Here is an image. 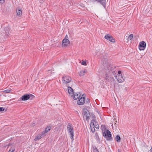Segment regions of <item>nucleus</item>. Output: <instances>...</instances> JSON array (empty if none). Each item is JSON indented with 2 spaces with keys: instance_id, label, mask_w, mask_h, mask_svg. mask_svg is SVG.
I'll use <instances>...</instances> for the list:
<instances>
[{
  "instance_id": "obj_1",
  "label": "nucleus",
  "mask_w": 152,
  "mask_h": 152,
  "mask_svg": "<svg viewBox=\"0 0 152 152\" xmlns=\"http://www.w3.org/2000/svg\"><path fill=\"white\" fill-rule=\"evenodd\" d=\"M104 70L106 74H113V75L116 74V71H115V67L112 65L105 66Z\"/></svg>"
},
{
  "instance_id": "obj_2",
  "label": "nucleus",
  "mask_w": 152,
  "mask_h": 152,
  "mask_svg": "<svg viewBox=\"0 0 152 152\" xmlns=\"http://www.w3.org/2000/svg\"><path fill=\"white\" fill-rule=\"evenodd\" d=\"M103 135L107 140L110 141L112 140L111 132L108 130H106L103 133Z\"/></svg>"
},
{
  "instance_id": "obj_3",
  "label": "nucleus",
  "mask_w": 152,
  "mask_h": 152,
  "mask_svg": "<svg viewBox=\"0 0 152 152\" xmlns=\"http://www.w3.org/2000/svg\"><path fill=\"white\" fill-rule=\"evenodd\" d=\"M83 115L84 118H86L87 121L89 120L91 115L89 111L87 109L85 108L83 109Z\"/></svg>"
},
{
  "instance_id": "obj_4",
  "label": "nucleus",
  "mask_w": 152,
  "mask_h": 152,
  "mask_svg": "<svg viewBox=\"0 0 152 152\" xmlns=\"http://www.w3.org/2000/svg\"><path fill=\"white\" fill-rule=\"evenodd\" d=\"M34 96L31 94H24L23 95L20 99L22 101H26L29 99L31 97H33Z\"/></svg>"
},
{
  "instance_id": "obj_5",
  "label": "nucleus",
  "mask_w": 152,
  "mask_h": 152,
  "mask_svg": "<svg viewBox=\"0 0 152 152\" xmlns=\"http://www.w3.org/2000/svg\"><path fill=\"white\" fill-rule=\"evenodd\" d=\"M113 75V74H106L105 80L108 82H111L114 79Z\"/></svg>"
},
{
  "instance_id": "obj_6",
  "label": "nucleus",
  "mask_w": 152,
  "mask_h": 152,
  "mask_svg": "<svg viewBox=\"0 0 152 152\" xmlns=\"http://www.w3.org/2000/svg\"><path fill=\"white\" fill-rule=\"evenodd\" d=\"M72 80L71 78L68 76H64L62 77L63 83H69Z\"/></svg>"
},
{
  "instance_id": "obj_7",
  "label": "nucleus",
  "mask_w": 152,
  "mask_h": 152,
  "mask_svg": "<svg viewBox=\"0 0 152 152\" xmlns=\"http://www.w3.org/2000/svg\"><path fill=\"white\" fill-rule=\"evenodd\" d=\"M104 38L112 42H115V40L114 38L113 37L109 34L105 35L104 36Z\"/></svg>"
},
{
  "instance_id": "obj_8",
  "label": "nucleus",
  "mask_w": 152,
  "mask_h": 152,
  "mask_svg": "<svg viewBox=\"0 0 152 152\" xmlns=\"http://www.w3.org/2000/svg\"><path fill=\"white\" fill-rule=\"evenodd\" d=\"M114 76L115 77V78L117 79L118 82L119 83H122L124 80V77L123 76L122 74H121V75H118V77L115 76V75Z\"/></svg>"
},
{
  "instance_id": "obj_9",
  "label": "nucleus",
  "mask_w": 152,
  "mask_h": 152,
  "mask_svg": "<svg viewBox=\"0 0 152 152\" xmlns=\"http://www.w3.org/2000/svg\"><path fill=\"white\" fill-rule=\"evenodd\" d=\"M146 43L143 41L141 42L139 45V49L140 50H144L146 47Z\"/></svg>"
},
{
  "instance_id": "obj_10",
  "label": "nucleus",
  "mask_w": 152,
  "mask_h": 152,
  "mask_svg": "<svg viewBox=\"0 0 152 152\" xmlns=\"http://www.w3.org/2000/svg\"><path fill=\"white\" fill-rule=\"evenodd\" d=\"M83 95L82 96H83ZM85 102V97H81L77 101V103L78 104L80 105H83L84 104Z\"/></svg>"
},
{
  "instance_id": "obj_11",
  "label": "nucleus",
  "mask_w": 152,
  "mask_h": 152,
  "mask_svg": "<svg viewBox=\"0 0 152 152\" xmlns=\"http://www.w3.org/2000/svg\"><path fill=\"white\" fill-rule=\"evenodd\" d=\"M69 44L70 41L69 39L66 38L63 39L62 42V45L63 46L67 47Z\"/></svg>"
},
{
  "instance_id": "obj_12",
  "label": "nucleus",
  "mask_w": 152,
  "mask_h": 152,
  "mask_svg": "<svg viewBox=\"0 0 152 152\" xmlns=\"http://www.w3.org/2000/svg\"><path fill=\"white\" fill-rule=\"evenodd\" d=\"M92 1H98L104 7H105L106 6V0H91Z\"/></svg>"
},
{
  "instance_id": "obj_13",
  "label": "nucleus",
  "mask_w": 152,
  "mask_h": 152,
  "mask_svg": "<svg viewBox=\"0 0 152 152\" xmlns=\"http://www.w3.org/2000/svg\"><path fill=\"white\" fill-rule=\"evenodd\" d=\"M68 93L69 94H71V96H72L74 94V91L73 89L70 87H68Z\"/></svg>"
},
{
  "instance_id": "obj_14",
  "label": "nucleus",
  "mask_w": 152,
  "mask_h": 152,
  "mask_svg": "<svg viewBox=\"0 0 152 152\" xmlns=\"http://www.w3.org/2000/svg\"><path fill=\"white\" fill-rule=\"evenodd\" d=\"M9 31L10 29L8 27H7L4 28V31L5 32V36H6V37H7L9 34Z\"/></svg>"
},
{
  "instance_id": "obj_15",
  "label": "nucleus",
  "mask_w": 152,
  "mask_h": 152,
  "mask_svg": "<svg viewBox=\"0 0 152 152\" xmlns=\"http://www.w3.org/2000/svg\"><path fill=\"white\" fill-rule=\"evenodd\" d=\"M80 97V95L79 93L75 94L73 97L74 100H77L78 98L79 99Z\"/></svg>"
},
{
  "instance_id": "obj_16",
  "label": "nucleus",
  "mask_w": 152,
  "mask_h": 152,
  "mask_svg": "<svg viewBox=\"0 0 152 152\" xmlns=\"http://www.w3.org/2000/svg\"><path fill=\"white\" fill-rule=\"evenodd\" d=\"M90 126L92 132H94L95 131V129L94 128V124H92V123H91V124H90Z\"/></svg>"
},
{
  "instance_id": "obj_17",
  "label": "nucleus",
  "mask_w": 152,
  "mask_h": 152,
  "mask_svg": "<svg viewBox=\"0 0 152 152\" xmlns=\"http://www.w3.org/2000/svg\"><path fill=\"white\" fill-rule=\"evenodd\" d=\"M16 12L18 15L21 16L22 15V12L21 10L19 9L16 10Z\"/></svg>"
},
{
  "instance_id": "obj_18",
  "label": "nucleus",
  "mask_w": 152,
  "mask_h": 152,
  "mask_svg": "<svg viewBox=\"0 0 152 152\" xmlns=\"http://www.w3.org/2000/svg\"><path fill=\"white\" fill-rule=\"evenodd\" d=\"M42 137V134H39L35 137L34 140L35 141H37L41 139Z\"/></svg>"
},
{
  "instance_id": "obj_19",
  "label": "nucleus",
  "mask_w": 152,
  "mask_h": 152,
  "mask_svg": "<svg viewBox=\"0 0 152 152\" xmlns=\"http://www.w3.org/2000/svg\"><path fill=\"white\" fill-rule=\"evenodd\" d=\"M67 129L68 131L70 132L72 131L73 130V128L71 126V125L69 124V125L67 126Z\"/></svg>"
},
{
  "instance_id": "obj_20",
  "label": "nucleus",
  "mask_w": 152,
  "mask_h": 152,
  "mask_svg": "<svg viewBox=\"0 0 152 152\" xmlns=\"http://www.w3.org/2000/svg\"><path fill=\"white\" fill-rule=\"evenodd\" d=\"M115 139L117 142H121V138L119 135H117L116 136Z\"/></svg>"
},
{
  "instance_id": "obj_21",
  "label": "nucleus",
  "mask_w": 152,
  "mask_h": 152,
  "mask_svg": "<svg viewBox=\"0 0 152 152\" xmlns=\"http://www.w3.org/2000/svg\"><path fill=\"white\" fill-rule=\"evenodd\" d=\"M133 37V35L132 34H130L128 38V41L131 40Z\"/></svg>"
},
{
  "instance_id": "obj_22",
  "label": "nucleus",
  "mask_w": 152,
  "mask_h": 152,
  "mask_svg": "<svg viewBox=\"0 0 152 152\" xmlns=\"http://www.w3.org/2000/svg\"><path fill=\"white\" fill-rule=\"evenodd\" d=\"M15 151V147H12L9 150L8 152H14Z\"/></svg>"
},
{
  "instance_id": "obj_23",
  "label": "nucleus",
  "mask_w": 152,
  "mask_h": 152,
  "mask_svg": "<svg viewBox=\"0 0 152 152\" xmlns=\"http://www.w3.org/2000/svg\"><path fill=\"white\" fill-rule=\"evenodd\" d=\"M70 132V134L71 136V138L72 139H73V137L74 136V132L73 131H72L69 132Z\"/></svg>"
},
{
  "instance_id": "obj_24",
  "label": "nucleus",
  "mask_w": 152,
  "mask_h": 152,
  "mask_svg": "<svg viewBox=\"0 0 152 152\" xmlns=\"http://www.w3.org/2000/svg\"><path fill=\"white\" fill-rule=\"evenodd\" d=\"M86 72L85 70L84 71H81L80 72V73L79 74L80 75V76H83L84 75V73Z\"/></svg>"
},
{
  "instance_id": "obj_25",
  "label": "nucleus",
  "mask_w": 152,
  "mask_h": 152,
  "mask_svg": "<svg viewBox=\"0 0 152 152\" xmlns=\"http://www.w3.org/2000/svg\"><path fill=\"white\" fill-rule=\"evenodd\" d=\"M50 129L48 127H47L46 128L45 130V132L47 133L49 131H50Z\"/></svg>"
},
{
  "instance_id": "obj_26",
  "label": "nucleus",
  "mask_w": 152,
  "mask_h": 152,
  "mask_svg": "<svg viewBox=\"0 0 152 152\" xmlns=\"http://www.w3.org/2000/svg\"><path fill=\"white\" fill-rule=\"evenodd\" d=\"M46 132H45V131L44 130V131H43L42 133L41 134H42V136H43L45 135L46 133Z\"/></svg>"
},
{
  "instance_id": "obj_27",
  "label": "nucleus",
  "mask_w": 152,
  "mask_h": 152,
  "mask_svg": "<svg viewBox=\"0 0 152 152\" xmlns=\"http://www.w3.org/2000/svg\"><path fill=\"white\" fill-rule=\"evenodd\" d=\"M86 61H83L81 63V64L84 65H86Z\"/></svg>"
},
{
  "instance_id": "obj_28",
  "label": "nucleus",
  "mask_w": 152,
  "mask_h": 152,
  "mask_svg": "<svg viewBox=\"0 0 152 152\" xmlns=\"http://www.w3.org/2000/svg\"><path fill=\"white\" fill-rule=\"evenodd\" d=\"M5 108L2 107H0V111H4Z\"/></svg>"
},
{
  "instance_id": "obj_29",
  "label": "nucleus",
  "mask_w": 152,
  "mask_h": 152,
  "mask_svg": "<svg viewBox=\"0 0 152 152\" xmlns=\"http://www.w3.org/2000/svg\"><path fill=\"white\" fill-rule=\"evenodd\" d=\"M94 152H99L98 150L97 149V148H95L94 149Z\"/></svg>"
},
{
  "instance_id": "obj_30",
  "label": "nucleus",
  "mask_w": 152,
  "mask_h": 152,
  "mask_svg": "<svg viewBox=\"0 0 152 152\" xmlns=\"http://www.w3.org/2000/svg\"><path fill=\"white\" fill-rule=\"evenodd\" d=\"M10 90H6L4 91V92L6 93H8L10 92Z\"/></svg>"
},
{
  "instance_id": "obj_31",
  "label": "nucleus",
  "mask_w": 152,
  "mask_h": 152,
  "mask_svg": "<svg viewBox=\"0 0 152 152\" xmlns=\"http://www.w3.org/2000/svg\"><path fill=\"white\" fill-rule=\"evenodd\" d=\"M89 100L88 99H87L86 100V104H89Z\"/></svg>"
},
{
  "instance_id": "obj_32",
  "label": "nucleus",
  "mask_w": 152,
  "mask_h": 152,
  "mask_svg": "<svg viewBox=\"0 0 152 152\" xmlns=\"http://www.w3.org/2000/svg\"><path fill=\"white\" fill-rule=\"evenodd\" d=\"M121 72L120 71H118V75H121Z\"/></svg>"
},
{
  "instance_id": "obj_33",
  "label": "nucleus",
  "mask_w": 152,
  "mask_h": 152,
  "mask_svg": "<svg viewBox=\"0 0 152 152\" xmlns=\"http://www.w3.org/2000/svg\"><path fill=\"white\" fill-rule=\"evenodd\" d=\"M4 2V0H0V2L1 3H3Z\"/></svg>"
},
{
  "instance_id": "obj_34",
  "label": "nucleus",
  "mask_w": 152,
  "mask_h": 152,
  "mask_svg": "<svg viewBox=\"0 0 152 152\" xmlns=\"http://www.w3.org/2000/svg\"><path fill=\"white\" fill-rule=\"evenodd\" d=\"M94 127H95V128H96L97 129L98 128H99L98 125H96V126H94Z\"/></svg>"
},
{
  "instance_id": "obj_35",
  "label": "nucleus",
  "mask_w": 152,
  "mask_h": 152,
  "mask_svg": "<svg viewBox=\"0 0 152 152\" xmlns=\"http://www.w3.org/2000/svg\"><path fill=\"white\" fill-rule=\"evenodd\" d=\"M107 60L106 58H104V60H103V62H104V61H106Z\"/></svg>"
},
{
  "instance_id": "obj_36",
  "label": "nucleus",
  "mask_w": 152,
  "mask_h": 152,
  "mask_svg": "<svg viewBox=\"0 0 152 152\" xmlns=\"http://www.w3.org/2000/svg\"><path fill=\"white\" fill-rule=\"evenodd\" d=\"M26 61L25 62V64H26V66H27V65H28V63L27 62H26L27 63H26Z\"/></svg>"
},
{
  "instance_id": "obj_37",
  "label": "nucleus",
  "mask_w": 152,
  "mask_h": 152,
  "mask_svg": "<svg viewBox=\"0 0 152 152\" xmlns=\"http://www.w3.org/2000/svg\"><path fill=\"white\" fill-rule=\"evenodd\" d=\"M150 152H152V147H151V149L150 150Z\"/></svg>"
},
{
  "instance_id": "obj_38",
  "label": "nucleus",
  "mask_w": 152,
  "mask_h": 152,
  "mask_svg": "<svg viewBox=\"0 0 152 152\" xmlns=\"http://www.w3.org/2000/svg\"><path fill=\"white\" fill-rule=\"evenodd\" d=\"M114 125L115 126H117V124H116L115 123H114Z\"/></svg>"
},
{
  "instance_id": "obj_39",
  "label": "nucleus",
  "mask_w": 152,
  "mask_h": 152,
  "mask_svg": "<svg viewBox=\"0 0 152 152\" xmlns=\"http://www.w3.org/2000/svg\"><path fill=\"white\" fill-rule=\"evenodd\" d=\"M68 37V36H67V35H66V37Z\"/></svg>"
},
{
  "instance_id": "obj_40",
  "label": "nucleus",
  "mask_w": 152,
  "mask_h": 152,
  "mask_svg": "<svg viewBox=\"0 0 152 152\" xmlns=\"http://www.w3.org/2000/svg\"><path fill=\"white\" fill-rule=\"evenodd\" d=\"M118 152H121V151H118Z\"/></svg>"
},
{
  "instance_id": "obj_41",
  "label": "nucleus",
  "mask_w": 152,
  "mask_h": 152,
  "mask_svg": "<svg viewBox=\"0 0 152 152\" xmlns=\"http://www.w3.org/2000/svg\"><path fill=\"white\" fill-rule=\"evenodd\" d=\"M101 59H102V60H103V59H102V58H101Z\"/></svg>"
},
{
  "instance_id": "obj_42",
  "label": "nucleus",
  "mask_w": 152,
  "mask_h": 152,
  "mask_svg": "<svg viewBox=\"0 0 152 152\" xmlns=\"http://www.w3.org/2000/svg\"><path fill=\"white\" fill-rule=\"evenodd\" d=\"M115 122H117V121H115Z\"/></svg>"
}]
</instances>
